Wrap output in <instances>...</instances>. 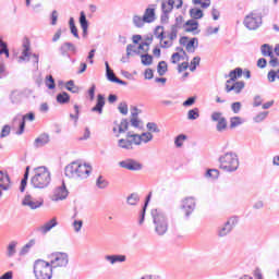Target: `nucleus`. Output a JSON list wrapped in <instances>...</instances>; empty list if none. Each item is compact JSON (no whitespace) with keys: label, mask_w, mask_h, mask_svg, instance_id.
<instances>
[{"label":"nucleus","mask_w":279,"mask_h":279,"mask_svg":"<svg viewBox=\"0 0 279 279\" xmlns=\"http://www.w3.org/2000/svg\"><path fill=\"white\" fill-rule=\"evenodd\" d=\"M154 138V135L149 132L138 134L128 133L125 138L118 141V146L121 149H134V145H143V143H149Z\"/></svg>","instance_id":"nucleus-1"},{"label":"nucleus","mask_w":279,"mask_h":279,"mask_svg":"<svg viewBox=\"0 0 279 279\" xmlns=\"http://www.w3.org/2000/svg\"><path fill=\"white\" fill-rule=\"evenodd\" d=\"M90 173H93V167L88 163L73 161L65 167L66 178H81V180H86Z\"/></svg>","instance_id":"nucleus-2"},{"label":"nucleus","mask_w":279,"mask_h":279,"mask_svg":"<svg viewBox=\"0 0 279 279\" xmlns=\"http://www.w3.org/2000/svg\"><path fill=\"white\" fill-rule=\"evenodd\" d=\"M180 32V28H178V25H172L170 27V32L165 36V27L157 26L156 27V38L160 41V47L163 49H169V47L173 46V41L178 40V34Z\"/></svg>","instance_id":"nucleus-3"},{"label":"nucleus","mask_w":279,"mask_h":279,"mask_svg":"<svg viewBox=\"0 0 279 279\" xmlns=\"http://www.w3.org/2000/svg\"><path fill=\"white\" fill-rule=\"evenodd\" d=\"M31 184L34 189H47L51 184V173L45 167L36 168Z\"/></svg>","instance_id":"nucleus-4"},{"label":"nucleus","mask_w":279,"mask_h":279,"mask_svg":"<svg viewBox=\"0 0 279 279\" xmlns=\"http://www.w3.org/2000/svg\"><path fill=\"white\" fill-rule=\"evenodd\" d=\"M33 274L36 279H51L53 278V267L50 262L37 259L33 265Z\"/></svg>","instance_id":"nucleus-5"},{"label":"nucleus","mask_w":279,"mask_h":279,"mask_svg":"<svg viewBox=\"0 0 279 279\" xmlns=\"http://www.w3.org/2000/svg\"><path fill=\"white\" fill-rule=\"evenodd\" d=\"M170 62L178 65V73H184L189 69V54H186V50L182 47H177L175 52L170 58Z\"/></svg>","instance_id":"nucleus-6"},{"label":"nucleus","mask_w":279,"mask_h":279,"mask_svg":"<svg viewBox=\"0 0 279 279\" xmlns=\"http://www.w3.org/2000/svg\"><path fill=\"white\" fill-rule=\"evenodd\" d=\"M151 215L155 223V232L159 234V236L167 234V232H169V222L165 215L158 211V209L153 210Z\"/></svg>","instance_id":"nucleus-7"},{"label":"nucleus","mask_w":279,"mask_h":279,"mask_svg":"<svg viewBox=\"0 0 279 279\" xmlns=\"http://www.w3.org/2000/svg\"><path fill=\"white\" fill-rule=\"evenodd\" d=\"M220 166L219 168L222 171H236L239 169V158L236 157L235 154L232 153H227L219 159Z\"/></svg>","instance_id":"nucleus-8"},{"label":"nucleus","mask_w":279,"mask_h":279,"mask_svg":"<svg viewBox=\"0 0 279 279\" xmlns=\"http://www.w3.org/2000/svg\"><path fill=\"white\" fill-rule=\"evenodd\" d=\"M49 259L52 269H63V267H66V265H69V255H66V253H52L49 256Z\"/></svg>","instance_id":"nucleus-9"},{"label":"nucleus","mask_w":279,"mask_h":279,"mask_svg":"<svg viewBox=\"0 0 279 279\" xmlns=\"http://www.w3.org/2000/svg\"><path fill=\"white\" fill-rule=\"evenodd\" d=\"M179 45L184 47L187 53H195V50L199 47V39L197 37L181 36L179 38Z\"/></svg>","instance_id":"nucleus-10"},{"label":"nucleus","mask_w":279,"mask_h":279,"mask_svg":"<svg viewBox=\"0 0 279 279\" xmlns=\"http://www.w3.org/2000/svg\"><path fill=\"white\" fill-rule=\"evenodd\" d=\"M260 16L254 13H251L244 19V25L247 27V29H258V27H260Z\"/></svg>","instance_id":"nucleus-11"},{"label":"nucleus","mask_w":279,"mask_h":279,"mask_svg":"<svg viewBox=\"0 0 279 279\" xmlns=\"http://www.w3.org/2000/svg\"><path fill=\"white\" fill-rule=\"evenodd\" d=\"M22 204L31 208V210H36V208H40V206L45 204V201L43 198L36 199L32 197V195H26L22 201Z\"/></svg>","instance_id":"nucleus-12"},{"label":"nucleus","mask_w":279,"mask_h":279,"mask_svg":"<svg viewBox=\"0 0 279 279\" xmlns=\"http://www.w3.org/2000/svg\"><path fill=\"white\" fill-rule=\"evenodd\" d=\"M119 166L122 167V169H128V171H141V169H143V165L134 159L120 161Z\"/></svg>","instance_id":"nucleus-13"},{"label":"nucleus","mask_w":279,"mask_h":279,"mask_svg":"<svg viewBox=\"0 0 279 279\" xmlns=\"http://www.w3.org/2000/svg\"><path fill=\"white\" fill-rule=\"evenodd\" d=\"M245 88V82L243 81H238L234 82L233 84L230 83V81H227L226 83V93H235V95L241 94V92Z\"/></svg>","instance_id":"nucleus-14"},{"label":"nucleus","mask_w":279,"mask_h":279,"mask_svg":"<svg viewBox=\"0 0 279 279\" xmlns=\"http://www.w3.org/2000/svg\"><path fill=\"white\" fill-rule=\"evenodd\" d=\"M181 208L186 217H189V215H192V213L195 210V198L187 197L183 199Z\"/></svg>","instance_id":"nucleus-15"},{"label":"nucleus","mask_w":279,"mask_h":279,"mask_svg":"<svg viewBox=\"0 0 279 279\" xmlns=\"http://www.w3.org/2000/svg\"><path fill=\"white\" fill-rule=\"evenodd\" d=\"M185 34H199V23L195 20H189L183 24Z\"/></svg>","instance_id":"nucleus-16"},{"label":"nucleus","mask_w":279,"mask_h":279,"mask_svg":"<svg viewBox=\"0 0 279 279\" xmlns=\"http://www.w3.org/2000/svg\"><path fill=\"white\" fill-rule=\"evenodd\" d=\"M211 120L218 122L217 130L218 132H223L228 128V121L222 117L221 112H214L211 114Z\"/></svg>","instance_id":"nucleus-17"},{"label":"nucleus","mask_w":279,"mask_h":279,"mask_svg":"<svg viewBox=\"0 0 279 279\" xmlns=\"http://www.w3.org/2000/svg\"><path fill=\"white\" fill-rule=\"evenodd\" d=\"M0 189L2 191H10V189H12V180L10 179V174L1 170H0Z\"/></svg>","instance_id":"nucleus-18"},{"label":"nucleus","mask_w":279,"mask_h":279,"mask_svg":"<svg viewBox=\"0 0 279 279\" xmlns=\"http://www.w3.org/2000/svg\"><path fill=\"white\" fill-rule=\"evenodd\" d=\"M239 223L238 217H231L225 225V227L220 230L219 236H226V234H229V232L232 231V228Z\"/></svg>","instance_id":"nucleus-19"},{"label":"nucleus","mask_w":279,"mask_h":279,"mask_svg":"<svg viewBox=\"0 0 279 279\" xmlns=\"http://www.w3.org/2000/svg\"><path fill=\"white\" fill-rule=\"evenodd\" d=\"M68 195H69V191H66V186L63 183L62 186H59L54 190L52 199L54 202H58L60 199H66Z\"/></svg>","instance_id":"nucleus-20"},{"label":"nucleus","mask_w":279,"mask_h":279,"mask_svg":"<svg viewBox=\"0 0 279 279\" xmlns=\"http://www.w3.org/2000/svg\"><path fill=\"white\" fill-rule=\"evenodd\" d=\"M58 226V218H51L49 221L44 223L41 227H39L37 230L41 234H47V232H50V230H53Z\"/></svg>","instance_id":"nucleus-21"},{"label":"nucleus","mask_w":279,"mask_h":279,"mask_svg":"<svg viewBox=\"0 0 279 279\" xmlns=\"http://www.w3.org/2000/svg\"><path fill=\"white\" fill-rule=\"evenodd\" d=\"M105 106H106V98L104 97V95L98 94L96 106L92 108V112H98V114H101V112H104Z\"/></svg>","instance_id":"nucleus-22"},{"label":"nucleus","mask_w":279,"mask_h":279,"mask_svg":"<svg viewBox=\"0 0 279 279\" xmlns=\"http://www.w3.org/2000/svg\"><path fill=\"white\" fill-rule=\"evenodd\" d=\"M36 114L34 112H29L23 116L22 122L20 124V130L17 131V134H23L25 132V121H35Z\"/></svg>","instance_id":"nucleus-23"},{"label":"nucleus","mask_w":279,"mask_h":279,"mask_svg":"<svg viewBox=\"0 0 279 279\" xmlns=\"http://www.w3.org/2000/svg\"><path fill=\"white\" fill-rule=\"evenodd\" d=\"M106 70H107V77L109 82H114L116 84H124L123 81H121L120 78L117 77V75H114V72L110 69V65L108 64V62H106Z\"/></svg>","instance_id":"nucleus-24"},{"label":"nucleus","mask_w":279,"mask_h":279,"mask_svg":"<svg viewBox=\"0 0 279 279\" xmlns=\"http://www.w3.org/2000/svg\"><path fill=\"white\" fill-rule=\"evenodd\" d=\"M128 121L123 120L119 124L116 123V125L113 126V132L114 134H124V132H128Z\"/></svg>","instance_id":"nucleus-25"},{"label":"nucleus","mask_w":279,"mask_h":279,"mask_svg":"<svg viewBox=\"0 0 279 279\" xmlns=\"http://www.w3.org/2000/svg\"><path fill=\"white\" fill-rule=\"evenodd\" d=\"M143 19L146 23H154L156 21V11L154 9H146Z\"/></svg>","instance_id":"nucleus-26"},{"label":"nucleus","mask_w":279,"mask_h":279,"mask_svg":"<svg viewBox=\"0 0 279 279\" xmlns=\"http://www.w3.org/2000/svg\"><path fill=\"white\" fill-rule=\"evenodd\" d=\"M242 75H243V69L236 68L229 73L228 82H230V83L236 82V80H239V77H241Z\"/></svg>","instance_id":"nucleus-27"},{"label":"nucleus","mask_w":279,"mask_h":279,"mask_svg":"<svg viewBox=\"0 0 279 279\" xmlns=\"http://www.w3.org/2000/svg\"><path fill=\"white\" fill-rule=\"evenodd\" d=\"M23 52H22V56L20 57V60L22 61H25V60H28L29 57L32 56V53L29 52V49H31V46H29V41L26 40L24 44H23Z\"/></svg>","instance_id":"nucleus-28"},{"label":"nucleus","mask_w":279,"mask_h":279,"mask_svg":"<svg viewBox=\"0 0 279 279\" xmlns=\"http://www.w3.org/2000/svg\"><path fill=\"white\" fill-rule=\"evenodd\" d=\"M80 23L83 29V34L86 36V34H88V21L86 20V13H84V11L81 12Z\"/></svg>","instance_id":"nucleus-29"},{"label":"nucleus","mask_w":279,"mask_h":279,"mask_svg":"<svg viewBox=\"0 0 279 279\" xmlns=\"http://www.w3.org/2000/svg\"><path fill=\"white\" fill-rule=\"evenodd\" d=\"M243 123H245V120H243V118L233 117L230 119V129L234 130V129L239 128L240 125H243Z\"/></svg>","instance_id":"nucleus-30"},{"label":"nucleus","mask_w":279,"mask_h":279,"mask_svg":"<svg viewBox=\"0 0 279 279\" xmlns=\"http://www.w3.org/2000/svg\"><path fill=\"white\" fill-rule=\"evenodd\" d=\"M27 180H29V166L26 167L24 178L21 181V185H20L21 193L25 192V189L27 187Z\"/></svg>","instance_id":"nucleus-31"},{"label":"nucleus","mask_w":279,"mask_h":279,"mask_svg":"<svg viewBox=\"0 0 279 279\" xmlns=\"http://www.w3.org/2000/svg\"><path fill=\"white\" fill-rule=\"evenodd\" d=\"M106 258L111 265H114V263H125V255H109Z\"/></svg>","instance_id":"nucleus-32"},{"label":"nucleus","mask_w":279,"mask_h":279,"mask_svg":"<svg viewBox=\"0 0 279 279\" xmlns=\"http://www.w3.org/2000/svg\"><path fill=\"white\" fill-rule=\"evenodd\" d=\"M262 54L268 58H272L274 56V48L268 44H264L260 48Z\"/></svg>","instance_id":"nucleus-33"},{"label":"nucleus","mask_w":279,"mask_h":279,"mask_svg":"<svg viewBox=\"0 0 279 279\" xmlns=\"http://www.w3.org/2000/svg\"><path fill=\"white\" fill-rule=\"evenodd\" d=\"M57 101L61 105L69 104V101H71V96H69L68 93L63 92L57 95Z\"/></svg>","instance_id":"nucleus-34"},{"label":"nucleus","mask_w":279,"mask_h":279,"mask_svg":"<svg viewBox=\"0 0 279 279\" xmlns=\"http://www.w3.org/2000/svg\"><path fill=\"white\" fill-rule=\"evenodd\" d=\"M190 16L193 21L199 20L204 16V12L201 9H191Z\"/></svg>","instance_id":"nucleus-35"},{"label":"nucleus","mask_w":279,"mask_h":279,"mask_svg":"<svg viewBox=\"0 0 279 279\" xmlns=\"http://www.w3.org/2000/svg\"><path fill=\"white\" fill-rule=\"evenodd\" d=\"M161 10L165 14H169V12H171L173 10V4H172L171 0H165L161 3Z\"/></svg>","instance_id":"nucleus-36"},{"label":"nucleus","mask_w":279,"mask_h":279,"mask_svg":"<svg viewBox=\"0 0 279 279\" xmlns=\"http://www.w3.org/2000/svg\"><path fill=\"white\" fill-rule=\"evenodd\" d=\"M49 143V136L41 135L35 140L36 147H43V145H47Z\"/></svg>","instance_id":"nucleus-37"},{"label":"nucleus","mask_w":279,"mask_h":279,"mask_svg":"<svg viewBox=\"0 0 279 279\" xmlns=\"http://www.w3.org/2000/svg\"><path fill=\"white\" fill-rule=\"evenodd\" d=\"M202 62V58L199 57H194L192 61L189 63V69L190 71H195L197 66H199V63Z\"/></svg>","instance_id":"nucleus-38"},{"label":"nucleus","mask_w":279,"mask_h":279,"mask_svg":"<svg viewBox=\"0 0 279 279\" xmlns=\"http://www.w3.org/2000/svg\"><path fill=\"white\" fill-rule=\"evenodd\" d=\"M187 119L190 121H195V119H199V109L198 108L191 109L187 112Z\"/></svg>","instance_id":"nucleus-39"},{"label":"nucleus","mask_w":279,"mask_h":279,"mask_svg":"<svg viewBox=\"0 0 279 279\" xmlns=\"http://www.w3.org/2000/svg\"><path fill=\"white\" fill-rule=\"evenodd\" d=\"M206 178H209V180H217V178H219V170L217 169L207 170Z\"/></svg>","instance_id":"nucleus-40"},{"label":"nucleus","mask_w":279,"mask_h":279,"mask_svg":"<svg viewBox=\"0 0 279 279\" xmlns=\"http://www.w3.org/2000/svg\"><path fill=\"white\" fill-rule=\"evenodd\" d=\"M70 29L74 38H80V34L77 33V26H75V21L73 20V17L70 19Z\"/></svg>","instance_id":"nucleus-41"},{"label":"nucleus","mask_w":279,"mask_h":279,"mask_svg":"<svg viewBox=\"0 0 279 279\" xmlns=\"http://www.w3.org/2000/svg\"><path fill=\"white\" fill-rule=\"evenodd\" d=\"M1 53H4L7 58H10V50L3 39H0V56Z\"/></svg>","instance_id":"nucleus-42"},{"label":"nucleus","mask_w":279,"mask_h":279,"mask_svg":"<svg viewBox=\"0 0 279 279\" xmlns=\"http://www.w3.org/2000/svg\"><path fill=\"white\" fill-rule=\"evenodd\" d=\"M138 201H140V197H138V194H131L129 197H128V204H130V206H136V204H138Z\"/></svg>","instance_id":"nucleus-43"},{"label":"nucleus","mask_w":279,"mask_h":279,"mask_svg":"<svg viewBox=\"0 0 279 279\" xmlns=\"http://www.w3.org/2000/svg\"><path fill=\"white\" fill-rule=\"evenodd\" d=\"M141 60L142 64H144L145 66H149V64H151V62L154 61V58L149 54H142Z\"/></svg>","instance_id":"nucleus-44"},{"label":"nucleus","mask_w":279,"mask_h":279,"mask_svg":"<svg viewBox=\"0 0 279 279\" xmlns=\"http://www.w3.org/2000/svg\"><path fill=\"white\" fill-rule=\"evenodd\" d=\"M167 62L161 61L158 63L157 72L159 73V75H165V73H167Z\"/></svg>","instance_id":"nucleus-45"},{"label":"nucleus","mask_w":279,"mask_h":279,"mask_svg":"<svg viewBox=\"0 0 279 279\" xmlns=\"http://www.w3.org/2000/svg\"><path fill=\"white\" fill-rule=\"evenodd\" d=\"M194 5H201V8H210V0H193Z\"/></svg>","instance_id":"nucleus-46"},{"label":"nucleus","mask_w":279,"mask_h":279,"mask_svg":"<svg viewBox=\"0 0 279 279\" xmlns=\"http://www.w3.org/2000/svg\"><path fill=\"white\" fill-rule=\"evenodd\" d=\"M133 23L136 27H143V25H145V19L141 17L140 15H135L133 17Z\"/></svg>","instance_id":"nucleus-47"},{"label":"nucleus","mask_w":279,"mask_h":279,"mask_svg":"<svg viewBox=\"0 0 279 279\" xmlns=\"http://www.w3.org/2000/svg\"><path fill=\"white\" fill-rule=\"evenodd\" d=\"M46 86L49 88V90H53L56 88V81L53 80V76L49 75L46 78Z\"/></svg>","instance_id":"nucleus-48"},{"label":"nucleus","mask_w":279,"mask_h":279,"mask_svg":"<svg viewBox=\"0 0 279 279\" xmlns=\"http://www.w3.org/2000/svg\"><path fill=\"white\" fill-rule=\"evenodd\" d=\"M267 114H269V112H267V111L258 113L254 118L255 123H263V121H265L267 119Z\"/></svg>","instance_id":"nucleus-49"},{"label":"nucleus","mask_w":279,"mask_h":279,"mask_svg":"<svg viewBox=\"0 0 279 279\" xmlns=\"http://www.w3.org/2000/svg\"><path fill=\"white\" fill-rule=\"evenodd\" d=\"M10 132H12V128L5 124L1 130L0 138H5V136H10Z\"/></svg>","instance_id":"nucleus-50"},{"label":"nucleus","mask_w":279,"mask_h":279,"mask_svg":"<svg viewBox=\"0 0 279 279\" xmlns=\"http://www.w3.org/2000/svg\"><path fill=\"white\" fill-rule=\"evenodd\" d=\"M36 241L31 240L25 246H23V248L21 250V254L22 256H25V254H27V252H29L31 247H34Z\"/></svg>","instance_id":"nucleus-51"},{"label":"nucleus","mask_w":279,"mask_h":279,"mask_svg":"<svg viewBox=\"0 0 279 279\" xmlns=\"http://www.w3.org/2000/svg\"><path fill=\"white\" fill-rule=\"evenodd\" d=\"M184 141H186V135H179L177 136L175 141H174V145H177V147H182V145H184Z\"/></svg>","instance_id":"nucleus-52"},{"label":"nucleus","mask_w":279,"mask_h":279,"mask_svg":"<svg viewBox=\"0 0 279 279\" xmlns=\"http://www.w3.org/2000/svg\"><path fill=\"white\" fill-rule=\"evenodd\" d=\"M149 51V43H142L138 46V53H147Z\"/></svg>","instance_id":"nucleus-53"},{"label":"nucleus","mask_w":279,"mask_h":279,"mask_svg":"<svg viewBox=\"0 0 279 279\" xmlns=\"http://www.w3.org/2000/svg\"><path fill=\"white\" fill-rule=\"evenodd\" d=\"M9 256H14L16 254V242H11L8 246Z\"/></svg>","instance_id":"nucleus-54"},{"label":"nucleus","mask_w":279,"mask_h":279,"mask_svg":"<svg viewBox=\"0 0 279 279\" xmlns=\"http://www.w3.org/2000/svg\"><path fill=\"white\" fill-rule=\"evenodd\" d=\"M149 199H151V192L148 194L145 205L143 207V214H142V219L140 220V223H143L144 219H145V210H147V205L149 204Z\"/></svg>","instance_id":"nucleus-55"},{"label":"nucleus","mask_w":279,"mask_h":279,"mask_svg":"<svg viewBox=\"0 0 279 279\" xmlns=\"http://www.w3.org/2000/svg\"><path fill=\"white\" fill-rule=\"evenodd\" d=\"M231 110L234 112V114H239V112H241V102H233L231 105Z\"/></svg>","instance_id":"nucleus-56"},{"label":"nucleus","mask_w":279,"mask_h":279,"mask_svg":"<svg viewBox=\"0 0 279 279\" xmlns=\"http://www.w3.org/2000/svg\"><path fill=\"white\" fill-rule=\"evenodd\" d=\"M118 110L121 112V114H128V104L121 102L118 107Z\"/></svg>","instance_id":"nucleus-57"},{"label":"nucleus","mask_w":279,"mask_h":279,"mask_svg":"<svg viewBox=\"0 0 279 279\" xmlns=\"http://www.w3.org/2000/svg\"><path fill=\"white\" fill-rule=\"evenodd\" d=\"M147 129L149 130V132H160V130L158 129V125L154 122H148Z\"/></svg>","instance_id":"nucleus-58"},{"label":"nucleus","mask_w":279,"mask_h":279,"mask_svg":"<svg viewBox=\"0 0 279 279\" xmlns=\"http://www.w3.org/2000/svg\"><path fill=\"white\" fill-rule=\"evenodd\" d=\"M65 88L66 90H70V93H75L76 89H75V83H73V81H69L66 84H65Z\"/></svg>","instance_id":"nucleus-59"},{"label":"nucleus","mask_w":279,"mask_h":279,"mask_svg":"<svg viewBox=\"0 0 279 279\" xmlns=\"http://www.w3.org/2000/svg\"><path fill=\"white\" fill-rule=\"evenodd\" d=\"M83 223L84 222L82 220H75L73 222V228H74L75 232H80L82 230Z\"/></svg>","instance_id":"nucleus-60"},{"label":"nucleus","mask_w":279,"mask_h":279,"mask_svg":"<svg viewBox=\"0 0 279 279\" xmlns=\"http://www.w3.org/2000/svg\"><path fill=\"white\" fill-rule=\"evenodd\" d=\"M90 138V130L85 129L83 136L78 137V141H88Z\"/></svg>","instance_id":"nucleus-61"},{"label":"nucleus","mask_w":279,"mask_h":279,"mask_svg":"<svg viewBox=\"0 0 279 279\" xmlns=\"http://www.w3.org/2000/svg\"><path fill=\"white\" fill-rule=\"evenodd\" d=\"M257 66H258V69H265V66H267V60L265 58L258 59Z\"/></svg>","instance_id":"nucleus-62"},{"label":"nucleus","mask_w":279,"mask_h":279,"mask_svg":"<svg viewBox=\"0 0 279 279\" xmlns=\"http://www.w3.org/2000/svg\"><path fill=\"white\" fill-rule=\"evenodd\" d=\"M195 97H190L187 98L184 102H183V106L186 108L189 106H193V104H195Z\"/></svg>","instance_id":"nucleus-63"},{"label":"nucleus","mask_w":279,"mask_h":279,"mask_svg":"<svg viewBox=\"0 0 279 279\" xmlns=\"http://www.w3.org/2000/svg\"><path fill=\"white\" fill-rule=\"evenodd\" d=\"M58 23V11H52L51 13V25H57Z\"/></svg>","instance_id":"nucleus-64"}]
</instances>
